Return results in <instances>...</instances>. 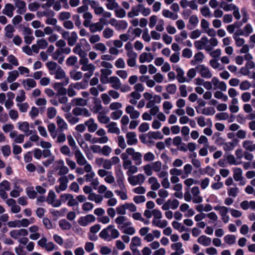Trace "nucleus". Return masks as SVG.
<instances>
[{"instance_id": "nucleus-1", "label": "nucleus", "mask_w": 255, "mask_h": 255, "mask_svg": "<svg viewBox=\"0 0 255 255\" xmlns=\"http://www.w3.org/2000/svg\"><path fill=\"white\" fill-rule=\"evenodd\" d=\"M218 44V40L215 37L208 39L204 36L199 40L194 42V46L198 50L205 49L207 51H211L214 47Z\"/></svg>"}, {"instance_id": "nucleus-2", "label": "nucleus", "mask_w": 255, "mask_h": 255, "mask_svg": "<svg viewBox=\"0 0 255 255\" xmlns=\"http://www.w3.org/2000/svg\"><path fill=\"white\" fill-rule=\"evenodd\" d=\"M120 232L112 225H109L103 229L99 234V237L106 241L110 242L120 236Z\"/></svg>"}, {"instance_id": "nucleus-3", "label": "nucleus", "mask_w": 255, "mask_h": 255, "mask_svg": "<svg viewBox=\"0 0 255 255\" xmlns=\"http://www.w3.org/2000/svg\"><path fill=\"white\" fill-rule=\"evenodd\" d=\"M75 45L73 52L79 55L80 59L86 58L87 55L86 51H89L90 49V45L87 40L85 38L81 39L79 42Z\"/></svg>"}, {"instance_id": "nucleus-4", "label": "nucleus", "mask_w": 255, "mask_h": 255, "mask_svg": "<svg viewBox=\"0 0 255 255\" xmlns=\"http://www.w3.org/2000/svg\"><path fill=\"white\" fill-rule=\"evenodd\" d=\"M28 235V231L25 229L13 230L9 232L12 238L17 240L19 244L23 245H26L29 241L26 237Z\"/></svg>"}, {"instance_id": "nucleus-5", "label": "nucleus", "mask_w": 255, "mask_h": 255, "mask_svg": "<svg viewBox=\"0 0 255 255\" xmlns=\"http://www.w3.org/2000/svg\"><path fill=\"white\" fill-rule=\"evenodd\" d=\"M80 64L81 65V70L83 71H87L84 74V77L89 79L94 74V72L96 69L95 66L92 63H90L87 57L80 59Z\"/></svg>"}, {"instance_id": "nucleus-6", "label": "nucleus", "mask_w": 255, "mask_h": 255, "mask_svg": "<svg viewBox=\"0 0 255 255\" xmlns=\"http://www.w3.org/2000/svg\"><path fill=\"white\" fill-rule=\"evenodd\" d=\"M198 181L193 178H188L184 181V184L186 186L185 192L184 194V200L187 202H190L192 200V195L190 192V187L194 184L198 183Z\"/></svg>"}, {"instance_id": "nucleus-7", "label": "nucleus", "mask_w": 255, "mask_h": 255, "mask_svg": "<svg viewBox=\"0 0 255 255\" xmlns=\"http://www.w3.org/2000/svg\"><path fill=\"white\" fill-rule=\"evenodd\" d=\"M106 19L104 18H100L98 22L93 23L89 28V30L92 33H96L98 31H101L104 28L105 25H108Z\"/></svg>"}, {"instance_id": "nucleus-8", "label": "nucleus", "mask_w": 255, "mask_h": 255, "mask_svg": "<svg viewBox=\"0 0 255 255\" xmlns=\"http://www.w3.org/2000/svg\"><path fill=\"white\" fill-rule=\"evenodd\" d=\"M214 210L219 211L220 215L221 216V219L224 223H227L230 220L229 216L227 215L230 208L225 206H217L214 207Z\"/></svg>"}, {"instance_id": "nucleus-9", "label": "nucleus", "mask_w": 255, "mask_h": 255, "mask_svg": "<svg viewBox=\"0 0 255 255\" xmlns=\"http://www.w3.org/2000/svg\"><path fill=\"white\" fill-rule=\"evenodd\" d=\"M69 83L68 78H65L63 82L56 83L53 85V87L57 92L58 96H63L66 94L67 89L63 87L64 86L67 85Z\"/></svg>"}, {"instance_id": "nucleus-10", "label": "nucleus", "mask_w": 255, "mask_h": 255, "mask_svg": "<svg viewBox=\"0 0 255 255\" xmlns=\"http://www.w3.org/2000/svg\"><path fill=\"white\" fill-rule=\"evenodd\" d=\"M56 195L53 190L49 191L48 196L46 199L47 203L51 205L53 207H59L61 205V202L59 199H56Z\"/></svg>"}, {"instance_id": "nucleus-11", "label": "nucleus", "mask_w": 255, "mask_h": 255, "mask_svg": "<svg viewBox=\"0 0 255 255\" xmlns=\"http://www.w3.org/2000/svg\"><path fill=\"white\" fill-rule=\"evenodd\" d=\"M74 155L76 160V163L79 166L85 165V167H86L87 165H88L89 166V165H91L88 162L80 149H76L74 151Z\"/></svg>"}, {"instance_id": "nucleus-12", "label": "nucleus", "mask_w": 255, "mask_h": 255, "mask_svg": "<svg viewBox=\"0 0 255 255\" xmlns=\"http://www.w3.org/2000/svg\"><path fill=\"white\" fill-rule=\"evenodd\" d=\"M115 223L118 225V228L122 231L123 229L131 225V222L127 221L126 217L124 216H118L115 220Z\"/></svg>"}, {"instance_id": "nucleus-13", "label": "nucleus", "mask_w": 255, "mask_h": 255, "mask_svg": "<svg viewBox=\"0 0 255 255\" xmlns=\"http://www.w3.org/2000/svg\"><path fill=\"white\" fill-rule=\"evenodd\" d=\"M128 180L132 186L141 185L145 180V177L142 174H138L137 175L129 176Z\"/></svg>"}, {"instance_id": "nucleus-14", "label": "nucleus", "mask_w": 255, "mask_h": 255, "mask_svg": "<svg viewBox=\"0 0 255 255\" xmlns=\"http://www.w3.org/2000/svg\"><path fill=\"white\" fill-rule=\"evenodd\" d=\"M58 182L59 183V185L56 186L55 187V189L56 192L59 193L61 191L66 190L68 187V178H67V176H61L58 179Z\"/></svg>"}, {"instance_id": "nucleus-15", "label": "nucleus", "mask_w": 255, "mask_h": 255, "mask_svg": "<svg viewBox=\"0 0 255 255\" xmlns=\"http://www.w3.org/2000/svg\"><path fill=\"white\" fill-rule=\"evenodd\" d=\"M191 195L192 196V201L194 203L198 204L202 202L203 198L200 195V191L198 186H194L191 189Z\"/></svg>"}, {"instance_id": "nucleus-16", "label": "nucleus", "mask_w": 255, "mask_h": 255, "mask_svg": "<svg viewBox=\"0 0 255 255\" xmlns=\"http://www.w3.org/2000/svg\"><path fill=\"white\" fill-rule=\"evenodd\" d=\"M196 69L201 77L204 78L210 79L212 77V74L209 68L204 65H198L196 67Z\"/></svg>"}, {"instance_id": "nucleus-17", "label": "nucleus", "mask_w": 255, "mask_h": 255, "mask_svg": "<svg viewBox=\"0 0 255 255\" xmlns=\"http://www.w3.org/2000/svg\"><path fill=\"white\" fill-rule=\"evenodd\" d=\"M96 220L95 217L92 214H88L85 216L81 217L78 221V224L83 227H85L89 224L94 222Z\"/></svg>"}, {"instance_id": "nucleus-18", "label": "nucleus", "mask_w": 255, "mask_h": 255, "mask_svg": "<svg viewBox=\"0 0 255 255\" xmlns=\"http://www.w3.org/2000/svg\"><path fill=\"white\" fill-rule=\"evenodd\" d=\"M18 129L24 133L26 136H28L36 132V130L30 129V125L27 122H18Z\"/></svg>"}, {"instance_id": "nucleus-19", "label": "nucleus", "mask_w": 255, "mask_h": 255, "mask_svg": "<svg viewBox=\"0 0 255 255\" xmlns=\"http://www.w3.org/2000/svg\"><path fill=\"white\" fill-rule=\"evenodd\" d=\"M179 205V202L177 199H168L162 205L161 208L163 210L167 211L169 209H176Z\"/></svg>"}, {"instance_id": "nucleus-20", "label": "nucleus", "mask_w": 255, "mask_h": 255, "mask_svg": "<svg viewBox=\"0 0 255 255\" xmlns=\"http://www.w3.org/2000/svg\"><path fill=\"white\" fill-rule=\"evenodd\" d=\"M129 155L132 157L136 165H140L142 163V154L139 152L135 151L134 149L131 147V149L128 150Z\"/></svg>"}, {"instance_id": "nucleus-21", "label": "nucleus", "mask_w": 255, "mask_h": 255, "mask_svg": "<svg viewBox=\"0 0 255 255\" xmlns=\"http://www.w3.org/2000/svg\"><path fill=\"white\" fill-rule=\"evenodd\" d=\"M120 161L119 157L118 156H113L110 159H105L103 168L107 170H110L112 166L118 164Z\"/></svg>"}, {"instance_id": "nucleus-22", "label": "nucleus", "mask_w": 255, "mask_h": 255, "mask_svg": "<svg viewBox=\"0 0 255 255\" xmlns=\"http://www.w3.org/2000/svg\"><path fill=\"white\" fill-rule=\"evenodd\" d=\"M72 114L76 116H82L86 118L90 117L91 116V113L85 108H75L72 110Z\"/></svg>"}, {"instance_id": "nucleus-23", "label": "nucleus", "mask_w": 255, "mask_h": 255, "mask_svg": "<svg viewBox=\"0 0 255 255\" xmlns=\"http://www.w3.org/2000/svg\"><path fill=\"white\" fill-rule=\"evenodd\" d=\"M125 111L127 114H128L130 118L132 119H136L140 116V113L136 110L134 107L131 105H128L126 107Z\"/></svg>"}, {"instance_id": "nucleus-24", "label": "nucleus", "mask_w": 255, "mask_h": 255, "mask_svg": "<svg viewBox=\"0 0 255 255\" xmlns=\"http://www.w3.org/2000/svg\"><path fill=\"white\" fill-rule=\"evenodd\" d=\"M85 172L87 173L84 176V178L87 182H90L96 176L95 173L93 171L91 165H87L85 167Z\"/></svg>"}, {"instance_id": "nucleus-25", "label": "nucleus", "mask_w": 255, "mask_h": 255, "mask_svg": "<svg viewBox=\"0 0 255 255\" xmlns=\"http://www.w3.org/2000/svg\"><path fill=\"white\" fill-rule=\"evenodd\" d=\"M85 125L87 127L88 131L90 132L96 131L98 128V124L93 118H90L85 121Z\"/></svg>"}, {"instance_id": "nucleus-26", "label": "nucleus", "mask_w": 255, "mask_h": 255, "mask_svg": "<svg viewBox=\"0 0 255 255\" xmlns=\"http://www.w3.org/2000/svg\"><path fill=\"white\" fill-rule=\"evenodd\" d=\"M9 137L12 139L16 143H21L24 141V135L18 134L16 130L12 131L9 133Z\"/></svg>"}, {"instance_id": "nucleus-27", "label": "nucleus", "mask_w": 255, "mask_h": 255, "mask_svg": "<svg viewBox=\"0 0 255 255\" xmlns=\"http://www.w3.org/2000/svg\"><path fill=\"white\" fill-rule=\"evenodd\" d=\"M126 139L127 144L128 145H135L137 143L138 140L136 138V133L133 131H130L127 133Z\"/></svg>"}, {"instance_id": "nucleus-28", "label": "nucleus", "mask_w": 255, "mask_h": 255, "mask_svg": "<svg viewBox=\"0 0 255 255\" xmlns=\"http://www.w3.org/2000/svg\"><path fill=\"white\" fill-rule=\"evenodd\" d=\"M14 9L15 7L12 4L8 3L4 5L2 10V13L9 17H12Z\"/></svg>"}, {"instance_id": "nucleus-29", "label": "nucleus", "mask_w": 255, "mask_h": 255, "mask_svg": "<svg viewBox=\"0 0 255 255\" xmlns=\"http://www.w3.org/2000/svg\"><path fill=\"white\" fill-rule=\"evenodd\" d=\"M175 70L177 73L176 78L179 83H183L189 82V80L184 76V72L182 68L177 66Z\"/></svg>"}, {"instance_id": "nucleus-30", "label": "nucleus", "mask_w": 255, "mask_h": 255, "mask_svg": "<svg viewBox=\"0 0 255 255\" xmlns=\"http://www.w3.org/2000/svg\"><path fill=\"white\" fill-rule=\"evenodd\" d=\"M109 83L111 84V87L119 90L121 88L122 83L120 79L116 76H112L109 79Z\"/></svg>"}, {"instance_id": "nucleus-31", "label": "nucleus", "mask_w": 255, "mask_h": 255, "mask_svg": "<svg viewBox=\"0 0 255 255\" xmlns=\"http://www.w3.org/2000/svg\"><path fill=\"white\" fill-rule=\"evenodd\" d=\"M153 58L154 56L151 53L143 52L139 55V61L140 63H149L152 61Z\"/></svg>"}, {"instance_id": "nucleus-32", "label": "nucleus", "mask_w": 255, "mask_h": 255, "mask_svg": "<svg viewBox=\"0 0 255 255\" xmlns=\"http://www.w3.org/2000/svg\"><path fill=\"white\" fill-rule=\"evenodd\" d=\"M108 128V132L111 133H116L119 134L121 133L120 129L118 127L117 124L116 122H110L106 126Z\"/></svg>"}, {"instance_id": "nucleus-33", "label": "nucleus", "mask_w": 255, "mask_h": 255, "mask_svg": "<svg viewBox=\"0 0 255 255\" xmlns=\"http://www.w3.org/2000/svg\"><path fill=\"white\" fill-rule=\"evenodd\" d=\"M128 97L129 98V102L132 105H135L137 103V101L140 99L141 95L139 93L132 92Z\"/></svg>"}, {"instance_id": "nucleus-34", "label": "nucleus", "mask_w": 255, "mask_h": 255, "mask_svg": "<svg viewBox=\"0 0 255 255\" xmlns=\"http://www.w3.org/2000/svg\"><path fill=\"white\" fill-rule=\"evenodd\" d=\"M23 86L26 90H30L36 86V83L33 79L28 78L23 80Z\"/></svg>"}, {"instance_id": "nucleus-35", "label": "nucleus", "mask_w": 255, "mask_h": 255, "mask_svg": "<svg viewBox=\"0 0 255 255\" xmlns=\"http://www.w3.org/2000/svg\"><path fill=\"white\" fill-rule=\"evenodd\" d=\"M242 146L246 151L253 152L255 150V143L252 140H244L242 142Z\"/></svg>"}, {"instance_id": "nucleus-36", "label": "nucleus", "mask_w": 255, "mask_h": 255, "mask_svg": "<svg viewBox=\"0 0 255 255\" xmlns=\"http://www.w3.org/2000/svg\"><path fill=\"white\" fill-rule=\"evenodd\" d=\"M15 7L17 8L16 12L19 14H24L26 11V4L24 1H16L14 3Z\"/></svg>"}, {"instance_id": "nucleus-37", "label": "nucleus", "mask_w": 255, "mask_h": 255, "mask_svg": "<svg viewBox=\"0 0 255 255\" xmlns=\"http://www.w3.org/2000/svg\"><path fill=\"white\" fill-rule=\"evenodd\" d=\"M56 121L60 131H63L64 130L68 129V125L61 117L57 116Z\"/></svg>"}, {"instance_id": "nucleus-38", "label": "nucleus", "mask_w": 255, "mask_h": 255, "mask_svg": "<svg viewBox=\"0 0 255 255\" xmlns=\"http://www.w3.org/2000/svg\"><path fill=\"white\" fill-rule=\"evenodd\" d=\"M238 142V139L235 138L232 141L224 143L223 145V148L226 151L233 150L235 147L237 145Z\"/></svg>"}, {"instance_id": "nucleus-39", "label": "nucleus", "mask_w": 255, "mask_h": 255, "mask_svg": "<svg viewBox=\"0 0 255 255\" xmlns=\"http://www.w3.org/2000/svg\"><path fill=\"white\" fill-rule=\"evenodd\" d=\"M219 6L220 8H223L225 11H233L237 7L233 3H228L224 1H221Z\"/></svg>"}, {"instance_id": "nucleus-40", "label": "nucleus", "mask_w": 255, "mask_h": 255, "mask_svg": "<svg viewBox=\"0 0 255 255\" xmlns=\"http://www.w3.org/2000/svg\"><path fill=\"white\" fill-rule=\"evenodd\" d=\"M148 182L151 185L150 188L153 191L158 190L160 187V184L157 179L153 176L150 177L148 179Z\"/></svg>"}, {"instance_id": "nucleus-41", "label": "nucleus", "mask_w": 255, "mask_h": 255, "mask_svg": "<svg viewBox=\"0 0 255 255\" xmlns=\"http://www.w3.org/2000/svg\"><path fill=\"white\" fill-rule=\"evenodd\" d=\"M62 53L60 49H57L52 54V58L55 60H57L58 62L60 64H62L64 60V56L62 55Z\"/></svg>"}, {"instance_id": "nucleus-42", "label": "nucleus", "mask_w": 255, "mask_h": 255, "mask_svg": "<svg viewBox=\"0 0 255 255\" xmlns=\"http://www.w3.org/2000/svg\"><path fill=\"white\" fill-rule=\"evenodd\" d=\"M197 242L200 245L203 246H209L211 244V239L205 235H202L199 237L197 240Z\"/></svg>"}, {"instance_id": "nucleus-43", "label": "nucleus", "mask_w": 255, "mask_h": 255, "mask_svg": "<svg viewBox=\"0 0 255 255\" xmlns=\"http://www.w3.org/2000/svg\"><path fill=\"white\" fill-rule=\"evenodd\" d=\"M189 24L188 25V28L189 29H193L195 28L199 23V19L196 15H191L189 19Z\"/></svg>"}, {"instance_id": "nucleus-44", "label": "nucleus", "mask_w": 255, "mask_h": 255, "mask_svg": "<svg viewBox=\"0 0 255 255\" xmlns=\"http://www.w3.org/2000/svg\"><path fill=\"white\" fill-rule=\"evenodd\" d=\"M233 177L235 181H239L243 179V170L239 167H235L233 169Z\"/></svg>"}, {"instance_id": "nucleus-45", "label": "nucleus", "mask_w": 255, "mask_h": 255, "mask_svg": "<svg viewBox=\"0 0 255 255\" xmlns=\"http://www.w3.org/2000/svg\"><path fill=\"white\" fill-rule=\"evenodd\" d=\"M152 224L153 226L163 229L167 226L168 222L165 220L153 219Z\"/></svg>"}, {"instance_id": "nucleus-46", "label": "nucleus", "mask_w": 255, "mask_h": 255, "mask_svg": "<svg viewBox=\"0 0 255 255\" xmlns=\"http://www.w3.org/2000/svg\"><path fill=\"white\" fill-rule=\"evenodd\" d=\"M4 35L8 38L11 39L13 37V32L15 31L14 27L10 24L7 25L4 28Z\"/></svg>"}, {"instance_id": "nucleus-47", "label": "nucleus", "mask_w": 255, "mask_h": 255, "mask_svg": "<svg viewBox=\"0 0 255 255\" xmlns=\"http://www.w3.org/2000/svg\"><path fill=\"white\" fill-rule=\"evenodd\" d=\"M78 39V36L77 33L75 31H72L70 33V35L69 38L67 41L68 44L70 46H73L75 44H76V42L77 41Z\"/></svg>"}, {"instance_id": "nucleus-48", "label": "nucleus", "mask_w": 255, "mask_h": 255, "mask_svg": "<svg viewBox=\"0 0 255 255\" xmlns=\"http://www.w3.org/2000/svg\"><path fill=\"white\" fill-rule=\"evenodd\" d=\"M65 118L71 125H75L79 122V118L77 116H74L71 113L65 114Z\"/></svg>"}, {"instance_id": "nucleus-49", "label": "nucleus", "mask_w": 255, "mask_h": 255, "mask_svg": "<svg viewBox=\"0 0 255 255\" xmlns=\"http://www.w3.org/2000/svg\"><path fill=\"white\" fill-rule=\"evenodd\" d=\"M88 199L94 201L96 203H100L103 200V197L102 195L93 193L89 195Z\"/></svg>"}, {"instance_id": "nucleus-50", "label": "nucleus", "mask_w": 255, "mask_h": 255, "mask_svg": "<svg viewBox=\"0 0 255 255\" xmlns=\"http://www.w3.org/2000/svg\"><path fill=\"white\" fill-rule=\"evenodd\" d=\"M171 248L173 250L175 251L174 252L175 253H177L181 255L184 253V251L182 248V244L181 242L172 244L171 246Z\"/></svg>"}, {"instance_id": "nucleus-51", "label": "nucleus", "mask_w": 255, "mask_h": 255, "mask_svg": "<svg viewBox=\"0 0 255 255\" xmlns=\"http://www.w3.org/2000/svg\"><path fill=\"white\" fill-rule=\"evenodd\" d=\"M224 242L228 245H234L236 242V237L234 235H227L224 237Z\"/></svg>"}, {"instance_id": "nucleus-52", "label": "nucleus", "mask_w": 255, "mask_h": 255, "mask_svg": "<svg viewBox=\"0 0 255 255\" xmlns=\"http://www.w3.org/2000/svg\"><path fill=\"white\" fill-rule=\"evenodd\" d=\"M46 66L49 70V73L51 75L54 74L55 71L58 69V66L56 62L50 61L47 63Z\"/></svg>"}, {"instance_id": "nucleus-53", "label": "nucleus", "mask_w": 255, "mask_h": 255, "mask_svg": "<svg viewBox=\"0 0 255 255\" xmlns=\"http://www.w3.org/2000/svg\"><path fill=\"white\" fill-rule=\"evenodd\" d=\"M147 136L149 139H162L163 138V134L159 131H149L147 133Z\"/></svg>"}, {"instance_id": "nucleus-54", "label": "nucleus", "mask_w": 255, "mask_h": 255, "mask_svg": "<svg viewBox=\"0 0 255 255\" xmlns=\"http://www.w3.org/2000/svg\"><path fill=\"white\" fill-rule=\"evenodd\" d=\"M115 193L119 196L122 200H126L128 199L126 188L120 189V190H115Z\"/></svg>"}, {"instance_id": "nucleus-55", "label": "nucleus", "mask_w": 255, "mask_h": 255, "mask_svg": "<svg viewBox=\"0 0 255 255\" xmlns=\"http://www.w3.org/2000/svg\"><path fill=\"white\" fill-rule=\"evenodd\" d=\"M8 76L7 78V81L8 83H12L19 76V73L16 70L11 71L8 72Z\"/></svg>"}, {"instance_id": "nucleus-56", "label": "nucleus", "mask_w": 255, "mask_h": 255, "mask_svg": "<svg viewBox=\"0 0 255 255\" xmlns=\"http://www.w3.org/2000/svg\"><path fill=\"white\" fill-rule=\"evenodd\" d=\"M138 7V4L135 6H132L130 11L128 13V16L129 18H132L139 15L140 10Z\"/></svg>"}, {"instance_id": "nucleus-57", "label": "nucleus", "mask_w": 255, "mask_h": 255, "mask_svg": "<svg viewBox=\"0 0 255 255\" xmlns=\"http://www.w3.org/2000/svg\"><path fill=\"white\" fill-rule=\"evenodd\" d=\"M107 2L106 6L109 10H114L119 7V4L116 2V0H106Z\"/></svg>"}, {"instance_id": "nucleus-58", "label": "nucleus", "mask_w": 255, "mask_h": 255, "mask_svg": "<svg viewBox=\"0 0 255 255\" xmlns=\"http://www.w3.org/2000/svg\"><path fill=\"white\" fill-rule=\"evenodd\" d=\"M54 75H55V78L56 79H64L65 80V78H67L66 77L65 72L61 67H58Z\"/></svg>"}, {"instance_id": "nucleus-59", "label": "nucleus", "mask_w": 255, "mask_h": 255, "mask_svg": "<svg viewBox=\"0 0 255 255\" xmlns=\"http://www.w3.org/2000/svg\"><path fill=\"white\" fill-rule=\"evenodd\" d=\"M97 119L101 124H106L110 122V118L103 113H99L97 116Z\"/></svg>"}, {"instance_id": "nucleus-60", "label": "nucleus", "mask_w": 255, "mask_h": 255, "mask_svg": "<svg viewBox=\"0 0 255 255\" xmlns=\"http://www.w3.org/2000/svg\"><path fill=\"white\" fill-rule=\"evenodd\" d=\"M187 32L185 30L181 31L179 34H177L175 36V40L178 43L182 42L184 40L187 38Z\"/></svg>"}, {"instance_id": "nucleus-61", "label": "nucleus", "mask_w": 255, "mask_h": 255, "mask_svg": "<svg viewBox=\"0 0 255 255\" xmlns=\"http://www.w3.org/2000/svg\"><path fill=\"white\" fill-rule=\"evenodd\" d=\"M94 106L92 109L93 112L95 114L101 113L103 106L100 101L96 100L94 103Z\"/></svg>"}, {"instance_id": "nucleus-62", "label": "nucleus", "mask_w": 255, "mask_h": 255, "mask_svg": "<svg viewBox=\"0 0 255 255\" xmlns=\"http://www.w3.org/2000/svg\"><path fill=\"white\" fill-rule=\"evenodd\" d=\"M116 141L118 146L122 149H125L127 147V143L125 141V138L123 135H119Z\"/></svg>"}, {"instance_id": "nucleus-63", "label": "nucleus", "mask_w": 255, "mask_h": 255, "mask_svg": "<svg viewBox=\"0 0 255 255\" xmlns=\"http://www.w3.org/2000/svg\"><path fill=\"white\" fill-rule=\"evenodd\" d=\"M16 106L21 113H26L29 108L28 104L26 102L18 103L16 104Z\"/></svg>"}, {"instance_id": "nucleus-64", "label": "nucleus", "mask_w": 255, "mask_h": 255, "mask_svg": "<svg viewBox=\"0 0 255 255\" xmlns=\"http://www.w3.org/2000/svg\"><path fill=\"white\" fill-rule=\"evenodd\" d=\"M114 32L112 28L106 27L103 31V36L106 39H109L113 36Z\"/></svg>"}]
</instances>
